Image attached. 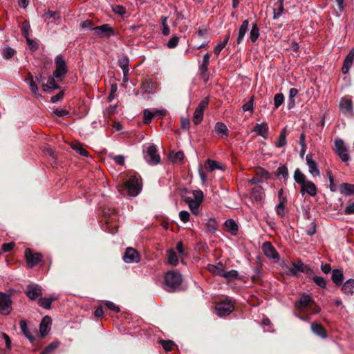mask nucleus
I'll return each mask as SVG.
<instances>
[{"label":"nucleus","mask_w":354,"mask_h":354,"mask_svg":"<svg viewBox=\"0 0 354 354\" xmlns=\"http://www.w3.org/2000/svg\"><path fill=\"white\" fill-rule=\"evenodd\" d=\"M182 198L183 201L189 205V207L194 214H197L198 207L203 201L204 195L201 190L189 191L184 189L182 191Z\"/></svg>","instance_id":"f257e3e1"},{"label":"nucleus","mask_w":354,"mask_h":354,"mask_svg":"<svg viewBox=\"0 0 354 354\" xmlns=\"http://www.w3.org/2000/svg\"><path fill=\"white\" fill-rule=\"evenodd\" d=\"M165 282L170 291H174L178 288L182 282V275L180 272L171 270L165 274Z\"/></svg>","instance_id":"f03ea898"},{"label":"nucleus","mask_w":354,"mask_h":354,"mask_svg":"<svg viewBox=\"0 0 354 354\" xmlns=\"http://www.w3.org/2000/svg\"><path fill=\"white\" fill-rule=\"evenodd\" d=\"M311 271V269L301 261L297 263L291 262L286 266V273L292 276H296L298 272L309 274Z\"/></svg>","instance_id":"7ed1b4c3"},{"label":"nucleus","mask_w":354,"mask_h":354,"mask_svg":"<svg viewBox=\"0 0 354 354\" xmlns=\"http://www.w3.org/2000/svg\"><path fill=\"white\" fill-rule=\"evenodd\" d=\"M27 265L29 268H33L37 266L43 259V255L39 252H34L31 249L26 248L24 252Z\"/></svg>","instance_id":"20e7f679"},{"label":"nucleus","mask_w":354,"mask_h":354,"mask_svg":"<svg viewBox=\"0 0 354 354\" xmlns=\"http://www.w3.org/2000/svg\"><path fill=\"white\" fill-rule=\"evenodd\" d=\"M234 306L229 299L218 303L215 307L216 313L220 317L229 315L234 310Z\"/></svg>","instance_id":"39448f33"},{"label":"nucleus","mask_w":354,"mask_h":354,"mask_svg":"<svg viewBox=\"0 0 354 354\" xmlns=\"http://www.w3.org/2000/svg\"><path fill=\"white\" fill-rule=\"evenodd\" d=\"M55 71L53 76L56 78L62 79L68 72L66 62L62 55H58L55 58Z\"/></svg>","instance_id":"423d86ee"},{"label":"nucleus","mask_w":354,"mask_h":354,"mask_svg":"<svg viewBox=\"0 0 354 354\" xmlns=\"http://www.w3.org/2000/svg\"><path fill=\"white\" fill-rule=\"evenodd\" d=\"M145 159L150 165H158L160 162V156L154 145H150L145 153Z\"/></svg>","instance_id":"0eeeda50"},{"label":"nucleus","mask_w":354,"mask_h":354,"mask_svg":"<svg viewBox=\"0 0 354 354\" xmlns=\"http://www.w3.org/2000/svg\"><path fill=\"white\" fill-rule=\"evenodd\" d=\"M12 310V300L10 295L0 292V313L8 315Z\"/></svg>","instance_id":"6e6552de"},{"label":"nucleus","mask_w":354,"mask_h":354,"mask_svg":"<svg viewBox=\"0 0 354 354\" xmlns=\"http://www.w3.org/2000/svg\"><path fill=\"white\" fill-rule=\"evenodd\" d=\"M209 104V99L207 97L203 98L199 103L198 106L195 109L193 117V122L194 124H198L203 118V113L205 109L207 107Z\"/></svg>","instance_id":"1a4fd4ad"},{"label":"nucleus","mask_w":354,"mask_h":354,"mask_svg":"<svg viewBox=\"0 0 354 354\" xmlns=\"http://www.w3.org/2000/svg\"><path fill=\"white\" fill-rule=\"evenodd\" d=\"M125 187L128 190L129 194L131 196H137L141 189L139 179L136 176H132L129 178L125 184Z\"/></svg>","instance_id":"9d476101"},{"label":"nucleus","mask_w":354,"mask_h":354,"mask_svg":"<svg viewBox=\"0 0 354 354\" xmlns=\"http://www.w3.org/2000/svg\"><path fill=\"white\" fill-rule=\"evenodd\" d=\"M92 30L94 31L95 35L100 37L109 38L115 35V30L108 24L95 26Z\"/></svg>","instance_id":"9b49d317"},{"label":"nucleus","mask_w":354,"mask_h":354,"mask_svg":"<svg viewBox=\"0 0 354 354\" xmlns=\"http://www.w3.org/2000/svg\"><path fill=\"white\" fill-rule=\"evenodd\" d=\"M335 152L337 153L340 159L346 162L350 160V156L348 152L344 141L341 139L335 141Z\"/></svg>","instance_id":"f8f14e48"},{"label":"nucleus","mask_w":354,"mask_h":354,"mask_svg":"<svg viewBox=\"0 0 354 354\" xmlns=\"http://www.w3.org/2000/svg\"><path fill=\"white\" fill-rule=\"evenodd\" d=\"M25 294L29 299L35 300L42 295L41 287L37 284H29L26 287Z\"/></svg>","instance_id":"ddd939ff"},{"label":"nucleus","mask_w":354,"mask_h":354,"mask_svg":"<svg viewBox=\"0 0 354 354\" xmlns=\"http://www.w3.org/2000/svg\"><path fill=\"white\" fill-rule=\"evenodd\" d=\"M124 261L127 263H138L140 257L138 251L133 248H127L123 256Z\"/></svg>","instance_id":"4468645a"},{"label":"nucleus","mask_w":354,"mask_h":354,"mask_svg":"<svg viewBox=\"0 0 354 354\" xmlns=\"http://www.w3.org/2000/svg\"><path fill=\"white\" fill-rule=\"evenodd\" d=\"M312 302H313V301L309 295H304L297 301H296L295 307L300 312H305L310 308V304Z\"/></svg>","instance_id":"2eb2a0df"},{"label":"nucleus","mask_w":354,"mask_h":354,"mask_svg":"<svg viewBox=\"0 0 354 354\" xmlns=\"http://www.w3.org/2000/svg\"><path fill=\"white\" fill-rule=\"evenodd\" d=\"M262 250L264 254L269 259H279V254L270 242L266 241L262 245Z\"/></svg>","instance_id":"dca6fc26"},{"label":"nucleus","mask_w":354,"mask_h":354,"mask_svg":"<svg viewBox=\"0 0 354 354\" xmlns=\"http://www.w3.org/2000/svg\"><path fill=\"white\" fill-rule=\"evenodd\" d=\"M300 192L302 194L307 193L310 196H315L317 193V189L313 182L307 180L301 186Z\"/></svg>","instance_id":"f3484780"},{"label":"nucleus","mask_w":354,"mask_h":354,"mask_svg":"<svg viewBox=\"0 0 354 354\" xmlns=\"http://www.w3.org/2000/svg\"><path fill=\"white\" fill-rule=\"evenodd\" d=\"M306 160L310 174L313 176H319L320 175V172L316 162L313 159V155L311 153H308L306 156Z\"/></svg>","instance_id":"a211bd4d"},{"label":"nucleus","mask_w":354,"mask_h":354,"mask_svg":"<svg viewBox=\"0 0 354 354\" xmlns=\"http://www.w3.org/2000/svg\"><path fill=\"white\" fill-rule=\"evenodd\" d=\"M354 60V48H352L348 53L346 58L344 59L342 71L344 74L348 73L350 68L351 67Z\"/></svg>","instance_id":"6ab92c4d"},{"label":"nucleus","mask_w":354,"mask_h":354,"mask_svg":"<svg viewBox=\"0 0 354 354\" xmlns=\"http://www.w3.org/2000/svg\"><path fill=\"white\" fill-rule=\"evenodd\" d=\"M214 131L217 136L221 138L228 137V129L227 126L223 122H216L214 126Z\"/></svg>","instance_id":"aec40b11"},{"label":"nucleus","mask_w":354,"mask_h":354,"mask_svg":"<svg viewBox=\"0 0 354 354\" xmlns=\"http://www.w3.org/2000/svg\"><path fill=\"white\" fill-rule=\"evenodd\" d=\"M311 330L317 336L325 339L327 337V332L323 326L317 322H313L311 324Z\"/></svg>","instance_id":"412c9836"},{"label":"nucleus","mask_w":354,"mask_h":354,"mask_svg":"<svg viewBox=\"0 0 354 354\" xmlns=\"http://www.w3.org/2000/svg\"><path fill=\"white\" fill-rule=\"evenodd\" d=\"M339 192L345 196L354 195V185L347 183H342L339 185Z\"/></svg>","instance_id":"4be33fe9"},{"label":"nucleus","mask_w":354,"mask_h":354,"mask_svg":"<svg viewBox=\"0 0 354 354\" xmlns=\"http://www.w3.org/2000/svg\"><path fill=\"white\" fill-rule=\"evenodd\" d=\"M339 108L343 113H351L353 111L352 101L347 98H342L339 102Z\"/></svg>","instance_id":"5701e85b"},{"label":"nucleus","mask_w":354,"mask_h":354,"mask_svg":"<svg viewBox=\"0 0 354 354\" xmlns=\"http://www.w3.org/2000/svg\"><path fill=\"white\" fill-rule=\"evenodd\" d=\"M248 26L249 21L248 19L244 20L239 30L238 37L236 39V43L238 44H240L243 41V38L248 31Z\"/></svg>","instance_id":"b1692460"},{"label":"nucleus","mask_w":354,"mask_h":354,"mask_svg":"<svg viewBox=\"0 0 354 354\" xmlns=\"http://www.w3.org/2000/svg\"><path fill=\"white\" fill-rule=\"evenodd\" d=\"M331 279L336 286H339L342 285L344 280L343 272L339 269H334L332 271Z\"/></svg>","instance_id":"393cba45"},{"label":"nucleus","mask_w":354,"mask_h":354,"mask_svg":"<svg viewBox=\"0 0 354 354\" xmlns=\"http://www.w3.org/2000/svg\"><path fill=\"white\" fill-rule=\"evenodd\" d=\"M253 131H255L258 135L262 136L264 138H266L268 132V125L266 122L257 124L254 126Z\"/></svg>","instance_id":"a878e982"},{"label":"nucleus","mask_w":354,"mask_h":354,"mask_svg":"<svg viewBox=\"0 0 354 354\" xmlns=\"http://www.w3.org/2000/svg\"><path fill=\"white\" fill-rule=\"evenodd\" d=\"M342 290L347 295H353L354 294V279H349L342 284Z\"/></svg>","instance_id":"bb28decb"},{"label":"nucleus","mask_w":354,"mask_h":354,"mask_svg":"<svg viewBox=\"0 0 354 354\" xmlns=\"http://www.w3.org/2000/svg\"><path fill=\"white\" fill-rule=\"evenodd\" d=\"M51 324L50 317H45L39 325V332L41 337H45L48 331V326Z\"/></svg>","instance_id":"cd10ccee"},{"label":"nucleus","mask_w":354,"mask_h":354,"mask_svg":"<svg viewBox=\"0 0 354 354\" xmlns=\"http://www.w3.org/2000/svg\"><path fill=\"white\" fill-rule=\"evenodd\" d=\"M275 8L273 12V19H277L279 18L283 12V0H278L274 4Z\"/></svg>","instance_id":"c85d7f7f"},{"label":"nucleus","mask_w":354,"mask_h":354,"mask_svg":"<svg viewBox=\"0 0 354 354\" xmlns=\"http://www.w3.org/2000/svg\"><path fill=\"white\" fill-rule=\"evenodd\" d=\"M129 60L127 57L122 56L119 58V66L122 68L124 77H127L129 73Z\"/></svg>","instance_id":"c756f323"},{"label":"nucleus","mask_w":354,"mask_h":354,"mask_svg":"<svg viewBox=\"0 0 354 354\" xmlns=\"http://www.w3.org/2000/svg\"><path fill=\"white\" fill-rule=\"evenodd\" d=\"M286 137H287V129L286 128H283L279 136L278 141L277 142L275 146L277 147H283L286 145L287 141H286Z\"/></svg>","instance_id":"7c9ffc66"},{"label":"nucleus","mask_w":354,"mask_h":354,"mask_svg":"<svg viewBox=\"0 0 354 354\" xmlns=\"http://www.w3.org/2000/svg\"><path fill=\"white\" fill-rule=\"evenodd\" d=\"M19 325H20L21 330L22 333H24V335L30 340V342H33V341L35 340V337L30 333V331L28 328L26 321V320L20 321Z\"/></svg>","instance_id":"2f4dec72"},{"label":"nucleus","mask_w":354,"mask_h":354,"mask_svg":"<svg viewBox=\"0 0 354 354\" xmlns=\"http://www.w3.org/2000/svg\"><path fill=\"white\" fill-rule=\"evenodd\" d=\"M225 225L227 229V231L230 232L232 235H235L238 231V225L236 222L232 219H227L225 222Z\"/></svg>","instance_id":"473e14b6"},{"label":"nucleus","mask_w":354,"mask_h":354,"mask_svg":"<svg viewBox=\"0 0 354 354\" xmlns=\"http://www.w3.org/2000/svg\"><path fill=\"white\" fill-rule=\"evenodd\" d=\"M16 54V50L8 46L2 48V56L6 59H11Z\"/></svg>","instance_id":"72a5a7b5"},{"label":"nucleus","mask_w":354,"mask_h":354,"mask_svg":"<svg viewBox=\"0 0 354 354\" xmlns=\"http://www.w3.org/2000/svg\"><path fill=\"white\" fill-rule=\"evenodd\" d=\"M294 179L301 186L307 181L306 176L299 169L295 171Z\"/></svg>","instance_id":"f704fd0d"},{"label":"nucleus","mask_w":354,"mask_h":354,"mask_svg":"<svg viewBox=\"0 0 354 354\" xmlns=\"http://www.w3.org/2000/svg\"><path fill=\"white\" fill-rule=\"evenodd\" d=\"M167 261L168 263L172 266H176L178 264V259L174 250H169L167 251Z\"/></svg>","instance_id":"c9c22d12"},{"label":"nucleus","mask_w":354,"mask_h":354,"mask_svg":"<svg viewBox=\"0 0 354 354\" xmlns=\"http://www.w3.org/2000/svg\"><path fill=\"white\" fill-rule=\"evenodd\" d=\"M259 37V28L257 24H253L250 32V38L251 41L254 43L257 41Z\"/></svg>","instance_id":"e433bc0d"},{"label":"nucleus","mask_w":354,"mask_h":354,"mask_svg":"<svg viewBox=\"0 0 354 354\" xmlns=\"http://www.w3.org/2000/svg\"><path fill=\"white\" fill-rule=\"evenodd\" d=\"M298 93H299L298 90L295 88H292L290 89L289 96H288V100H289L288 108L289 109H291L292 107H293L295 106V98L297 96Z\"/></svg>","instance_id":"4c0bfd02"},{"label":"nucleus","mask_w":354,"mask_h":354,"mask_svg":"<svg viewBox=\"0 0 354 354\" xmlns=\"http://www.w3.org/2000/svg\"><path fill=\"white\" fill-rule=\"evenodd\" d=\"M222 277L225 278L228 281H234L239 278V272L235 270H231L227 272L224 270Z\"/></svg>","instance_id":"58836bf2"},{"label":"nucleus","mask_w":354,"mask_h":354,"mask_svg":"<svg viewBox=\"0 0 354 354\" xmlns=\"http://www.w3.org/2000/svg\"><path fill=\"white\" fill-rule=\"evenodd\" d=\"M54 77V76L49 77L48 83L42 84V88L44 91H46L48 88L57 89L59 88V86L56 84Z\"/></svg>","instance_id":"ea45409f"},{"label":"nucleus","mask_w":354,"mask_h":354,"mask_svg":"<svg viewBox=\"0 0 354 354\" xmlns=\"http://www.w3.org/2000/svg\"><path fill=\"white\" fill-rule=\"evenodd\" d=\"M42 17L45 20L49 19H53L54 21H56V20L59 19L61 17H60V13L59 12H57V11L53 12V11L48 10V11L44 12Z\"/></svg>","instance_id":"a19ab883"},{"label":"nucleus","mask_w":354,"mask_h":354,"mask_svg":"<svg viewBox=\"0 0 354 354\" xmlns=\"http://www.w3.org/2000/svg\"><path fill=\"white\" fill-rule=\"evenodd\" d=\"M169 158L174 163L181 162L184 158V153L183 151H179L170 154Z\"/></svg>","instance_id":"79ce46f5"},{"label":"nucleus","mask_w":354,"mask_h":354,"mask_svg":"<svg viewBox=\"0 0 354 354\" xmlns=\"http://www.w3.org/2000/svg\"><path fill=\"white\" fill-rule=\"evenodd\" d=\"M243 111H250L251 113L254 111V96H251L250 100L245 102L242 106Z\"/></svg>","instance_id":"37998d69"},{"label":"nucleus","mask_w":354,"mask_h":354,"mask_svg":"<svg viewBox=\"0 0 354 354\" xmlns=\"http://www.w3.org/2000/svg\"><path fill=\"white\" fill-rule=\"evenodd\" d=\"M209 59L210 55L209 53H206L204 55L203 57V62L200 66L201 72H207Z\"/></svg>","instance_id":"c03bdc74"},{"label":"nucleus","mask_w":354,"mask_h":354,"mask_svg":"<svg viewBox=\"0 0 354 354\" xmlns=\"http://www.w3.org/2000/svg\"><path fill=\"white\" fill-rule=\"evenodd\" d=\"M160 21H161V24H162V35H165V36L169 35V33H170V28H169V26L167 24V17H165V16H162L160 17Z\"/></svg>","instance_id":"a18cd8bd"},{"label":"nucleus","mask_w":354,"mask_h":354,"mask_svg":"<svg viewBox=\"0 0 354 354\" xmlns=\"http://www.w3.org/2000/svg\"><path fill=\"white\" fill-rule=\"evenodd\" d=\"M207 231L213 233L217 230L216 221L214 218H209L206 223Z\"/></svg>","instance_id":"49530a36"},{"label":"nucleus","mask_w":354,"mask_h":354,"mask_svg":"<svg viewBox=\"0 0 354 354\" xmlns=\"http://www.w3.org/2000/svg\"><path fill=\"white\" fill-rule=\"evenodd\" d=\"M205 167L206 169H209L211 171L215 170L216 169H220L218 162L214 160H212L210 159L207 160Z\"/></svg>","instance_id":"de8ad7c7"},{"label":"nucleus","mask_w":354,"mask_h":354,"mask_svg":"<svg viewBox=\"0 0 354 354\" xmlns=\"http://www.w3.org/2000/svg\"><path fill=\"white\" fill-rule=\"evenodd\" d=\"M208 270L215 275L223 277L224 270L219 266L209 265L208 266Z\"/></svg>","instance_id":"09e8293b"},{"label":"nucleus","mask_w":354,"mask_h":354,"mask_svg":"<svg viewBox=\"0 0 354 354\" xmlns=\"http://www.w3.org/2000/svg\"><path fill=\"white\" fill-rule=\"evenodd\" d=\"M160 344L166 351H171L175 346L174 342L171 340H160Z\"/></svg>","instance_id":"8fccbe9b"},{"label":"nucleus","mask_w":354,"mask_h":354,"mask_svg":"<svg viewBox=\"0 0 354 354\" xmlns=\"http://www.w3.org/2000/svg\"><path fill=\"white\" fill-rule=\"evenodd\" d=\"M283 101H284V96H283V93H280L276 94L274 97V108L278 109L283 103Z\"/></svg>","instance_id":"3c124183"},{"label":"nucleus","mask_w":354,"mask_h":354,"mask_svg":"<svg viewBox=\"0 0 354 354\" xmlns=\"http://www.w3.org/2000/svg\"><path fill=\"white\" fill-rule=\"evenodd\" d=\"M144 123L149 124L151 120L155 117L153 112L150 111L149 109H145L143 113Z\"/></svg>","instance_id":"603ef678"},{"label":"nucleus","mask_w":354,"mask_h":354,"mask_svg":"<svg viewBox=\"0 0 354 354\" xmlns=\"http://www.w3.org/2000/svg\"><path fill=\"white\" fill-rule=\"evenodd\" d=\"M112 10L115 14L121 17H124L127 12L125 8L120 5L113 6Z\"/></svg>","instance_id":"864d4df0"},{"label":"nucleus","mask_w":354,"mask_h":354,"mask_svg":"<svg viewBox=\"0 0 354 354\" xmlns=\"http://www.w3.org/2000/svg\"><path fill=\"white\" fill-rule=\"evenodd\" d=\"M287 202H279V204L277 205L276 207V212L279 216L281 217H283L286 214L285 213V205Z\"/></svg>","instance_id":"5fc2aeb1"},{"label":"nucleus","mask_w":354,"mask_h":354,"mask_svg":"<svg viewBox=\"0 0 354 354\" xmlns=\"http://www.w3.org/2000/svg\"><path fill=\"white\" fill-rule=\"evenodd\" d=\"M30 26L29 24V23L26 21H25L23 24H22V27H21V32H22V35L26 38V37H28L29 36V34H30Z\"/></svg>","instance_id":"6e6d98bb"},{"label":"nucleus","mask_w":354,"mask_h":354,"mask_svg":"<svg viewBox=\"0 0 354 354\" xmlns=\"http://www.w3.org/2000/svg\"><path fill=\"white\" fill-rule=\"evenodd\" d=\"M256 174H257V176L259 177V178H265V179L270 178L269 172L261 167L257 169Z\"/></svg>","instance_id":"4d7b16f0"},{"label":"nucleus","mask_w":354,"mask_h":354,"mask_svg":"<svg viewBox=\"0 0 354 354\" xmlns=\"http://www.w3.org/2000/svg\"><path fill=\"white\" fill-rule=\"evenodd\" d=\"M179 42V37L176 35H174L167 42V46L169 48H174L178 46Z\"/></svg>","instance_id":"13d9d810"},{"label":"nucleus","mask_w":354,"mask_h":354,"mask_svg":"<svg viewBox=\"0 0 354 354\" xmlns=\"http://www.w3.org/2000/svg\"><path fill=\"white\" fill-rule=\"evenodd\" d=\"M72 148L76 150L80 155L84 156H88V152L83 148L80 144H75L72 146Z\"/></svg>","instance_id":"bf43d9fd"},{"label":"nucleus","mask_w":354,"mask_h":354,"mask_svg":"<svg viewBox=\"0 0 354 354\" xmlns=\"http://www.w3.org/2000/svg\"><path fill=\"white\" fill-rule=\"evenodd\" d=\"M313 280L315 283V284L319 286L320 288H324L326 286V280L322 277L315 276L313 278Z\"/></svg>","instance_id":"052dcab7"},{"label":"nucleus","mask_w":354,"mask_h":354,"mask_svg":"<svg viewBox=\"0 0 354 354\" xmlns=\"http://www.w3.org/2000/svg\"><path fill=\"white\" fill-rule=\"evenodd\" d=\"M39 305L44 309H50L51 305L47 297H41L38 301Z\"/></svg>","instance_id":"680f3d73"},{"label":"nucleus","mask_w":354,"mask_h":354,"mask_svg":"<svg viewBox=\"0 0 354 354\" xmlns=\"http://www.w3.org/2000/svg\"><path fill=\"white\" fill-rule=\"evenodd\" d=\"M252 192L256 199H261L263 195V188L261 186H257L252 189Z\"/></svg>","instance_id":"e2e57ef3"},{"label":"nucleus","mask_w":354,"mask_h":354,"mask_svg":"<svg viewBox=\"0 0 354 354\" xmlns=\"http://www.w3.org/2000/svg\"><path fill=\"white\" fill-rule=\"evenodd\" d=\"M57 347V344L55 342H52L48 346H47L44 351L40 354H49L53 352Z\"/></svg>","instance_id":"0e129e2a"},{"label":"nucleus","mask_w":354,"mask_h":354,"mask_svg":"<svg viewBox=\"0 0 354 354\" xmlns=\"http://www.w3.org/2000/svg\"><path fill=\"white\" fill-rule=\"evenodd\" d=\"M277 175L282 176L283 178H286L288 176V168L285 165L279 167L277 169Z\"/></svg>","instance_id":"69168bd1"},{"label":"nucleus","mask_w":354,"mask_h":354,"mask_svg":"<svg viewBox=\"0 0 354 354\" xmlns=\"http://www.w3.org/2000/svg\"><path fill=\"white\" fill-rule=\"evenodd\" d=\"M15 246V243L14 242L3 243L1 245V249H2L3 252H8L11 251L14 248Z\"/></svg>","instance_id":"338daca9"},{"label":"nucleus","mask_w":354,"mask_h":354,"mask_svg":"<svg viewBox=\"0 0 354 354\" xmlns=\"http://www.w3.org/2000/svg\"><path fill=\"white\" fill-rule=\"evenodd\" d=\"M189 213L187 211H181L179 213L180 218L184 223H187L189 221Z\"/></svg>","instance_id":"774afa93"}]
</instances>
